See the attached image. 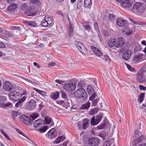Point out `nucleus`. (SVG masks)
I'll use <instances>...</instances> for the list:
<instances>
[{
	"instance_id": "44",
	"label": "nucleus",
	"mask_w": 146,
	"mask_h": 146,
	"mask_svg": "<svg viewBox=\"0 0 146 146\" xmlns=\"http://www.w3.org/2000/svg\"><path fill=\"white\" fill-rule=\"evenodd\" d=\"M39 116L38 114L36 113H33L31 114L30 116L33 119H34L37 117H38Z\"/></svg>"
},
{
	"instance_id": "49",
	"label": "nucleus",
	"mask_w": 146,
	"mask_h": 146,
	"mask_svg": "<svg viewBox=\"0 0 146 146\" xmlns=\"http://www.w3.org/2000/svg\"><path fill=\"white\" fill-rule=\"evenodd\" d=\"M19 114V112L17 111H12L11 113V115L15 117H16Z\"/></svg>"
},
{
	"instance_id": "47",
	"label": "nucleus",
	"mask_w": 146,
	"mask_h": 146,
	"mask_svg": "<svg viewBox=\"0 0 146 146\" xmlns=\"http://www.w3.org/2000/svg\"><path fill=\"white\" fill-rule=\"evenodd\" d=\"M126 66L128 69L131 71L133 72L134 71V68L133 67H132L130 65L126 64Z\"/></svg>"
},
{
	"instance_id": "2",
	"label": "nucleus",
	"mask_w": 146,
	"mask_h": 146,
	"mask_svg": "<svg viewBox=\"0 0 146 146\" xmlns=\"http://www.w3.org/2000/svg\"><path fill=\"white\" fill-rule=\"evenodd\" d=\"M136 76L137 80L140 83L146 82V64L139 71Z\"/></svg>"
},
{
	"instance_id": "48",
	"label": "nucleus",
	"mask_w": 146,
	"mask_h": 146,
	"mask_svg": "<svg viewBox=\"0 0 146 146\" xmlns=\"http://www.w3.org/2000/svg\"><path fill=\"white\" fill-rule=\"evenodd\" d=\"M106 125L105 123L101 124L97 126V128L98 129H103L104 128Z\"/></svg>"
},
{
	"instance_id": "57",
	"label": "nucleus",
	"mask_w": 146,
	"mask_h": 146,
	"mask_svg": "<svg viewBox=\"0 0 146 146\" xmlns=\"http://www.w3.org/2000/svg\"><path fill=\"white\" fill-rule=\"evenodd\" d=\"M55 82L59 84H62L64 82V81L62 80H61L58 79V80H55Z\"/></svg>"
},
{
	"instance_id": "45",
	"label": "nucleus",
	"mask_w": 146,
	"mask_h": 146,
	"mask_svg": "<svg viewBox=\"0 0 146 146\" xmlns=\"http://www.w3.org/2000/svg\"><path fill=\"white\" fill-rule=\"evenodd\" d=\"M27 24L32 27H36V24L34 22L32 21H28L27 22Z\"/></svg>"
},
{
	"instance_id": "16",
	"label": "nucleus",
	"mask_w": 146,
	"mask_h": 146,
	"mask_svg": "<svg viewBox=\"0 0 146 146\" xmlns=\"http://www.w3.org/2000/svg\"><path fill=\"white\" fill-rule=\"evenodd\" d=\"M115 47L119 48L122 47L125 43V40L122 37H119L116 40H115Z\"/></svg>"
},
{
	"instance_id": "37",
	"label": "nucleus",
	"mask_w": 146,
	"mask_h": 146,
	"mask_svg": "<svg viewBox=\"0 0 146 146\" xmlns=\"http://www.w3.org/2000/svg\"><path fill=\"white\" fill-rule=\"evenodd\" d=\"M94 90L90 85H88L87 88V91L89 94H92Z\"/></svg>"
},
{
	"instance_id": "50",
	"label": "nucleus",
	"mask_w": 146,
	"mask_h": 146,
	"mask_svg": "<svg viewBox=\"0 0 146 146\" xmlns=\"http://www.w3.org/2000/svg\"><path fill=\"white\" fill-rule=\"evenodd\" d=\"M30 2L34 4H38L40 3L39 0H30Z\"/></svg>"
},
{
	"instance_id": "46",
	"label": "nucleus",
	"mask_w": 146,
	"mask_h": 146,
	"mask_svg": "<svg viewBox=\"0 0 146 146\" xmlns=\"http://www.w3.org/2000/svg\"><path fill=\"white\" fill-rule=\"evenodd\" d=\"M98 109L97 108H94L92 110L90 111L89 114L91 115L97 113Z\"/></svg>"
},
{
	"instance_id": "20",
	"label": "nucleus",
	"mask_w": 146,
	"mask_h": 146,
	"mask_svg": "<svg viewBox=\"0 0 146 146\" xmlns=\"http://www.w3.org/2000/svg\"><path fill=\"white\" fill-rule=\"evenodd\" d=\"M132 51L130 50H128L125 51L122 56L123 59L125 60H129L131 57Z\"/></svg>"
},
{
	"instance_id": "4",
	"label": "nucleus",
	"mask_w": 146,
	"mask_h": 146,
	"mask_svg": "<svg viewBox=\"0 0 146 146\" xmlns=\"http://www.w3.org/2000/svg\"><path fill=\"white\" fill-rule=\"evenodd\" d=\"M76 83L74 80H72L64 84L63 88L68 92H72L75 89L76 87Z\"/></svg>"
},
{
	"instance_id": "21",
	"label": "nucleus",
	"mask_w": 146,
	"mask_h": 146,
	"mask_svg": "<svg viewBox=\"0 0 146 146\" xmlns=\"http://www.w3.org/2000/svg\"><path fill=\"white\" fill-rule=\"evenodd\" d=\"M102 118V117L100 115L97 116L95 117H92L91 120V124L93 125H97L100 121Z\"/></svg>"
},
{
	"instance_id": "36",
	"label": "nucleus",
	"mask_w": 146,
	"mask_h": 146,
	"mask_svg": "<svg viewBox=\"0 0 146 146\" xmlns=\"http://www.w3.org/2000/svg\"><path fill=\"white\" fill-rule=\"evenodd\" d=\"M52 119L51 118L48 117H46L45 118L44 121V123L45 124H50L51 122Z\"/></svg>"
},
{
	"instance_id": "15",
	"label": "nucleus",
	"mask_w": 146,
	"mask_h": 146,
	"mask_svg": "<svg viewBox=\"0 0 146 146\" xmlns=\"http://www.w3.org/2000/svg\"><path fill=\"white\" fill-rule=\"evenodd\" d=\"M88 143L91 146H98L99 144V141L97 138H92L88 140Z\"/></svg>"
},
{
	"instance_id": "11",
	"label": "nucleus",
	"mask_w": 146,
	"mask_h": 146,
	"mask_svg": "<svg viewBox=\"0 0 146 146\" xmlns=\"http://www.w3.org/2000/svg\"><path fill=\"white\" fill-rule=\"evenodd\" d=\"M19 119L20 121L27 125H30L32 123V120L31 118L24 115H21L19 117Z\"/></svg>"
},
{
	"instance_id": "63",
	"label": "nucleus",
	"mask_w": 146,
	"mask_h": 146,
	"mask_svg": "<svg viewBox=\"0 0 146 146\" xmlns=\"http://www.w3.org/2000/svg\"><path fill=\"white\" fill-rule=\"evenodd\" d=\"M83 83L82 82H78L77 86L79 88H81L83 86Z\"/></svg>"
},
{
	"instance_id": "13",
	"label": "nucleus",
	"mask_w": 146,
	"mask_h": 146,
	"mask_svg": "<svg viewBox=\"0 0 146 146\" xmlns=\"http://www.w3.org/2000/svg\"><path fill=\"white\" fill-rule=\"evenodd\" d=\"M146 59L145 55L142 54H139L135 56L134 60L136 63L139 62Z\"/></svg>"
},
{
	"instance_id": "22",
	"label": "nucleus",
	"mask_w": 146,
	"mask_h": 146,
	"mask_svg": "<svg viewBox=\"0 0 146 146\" xmlns=\"http://www.w3.org/2000/svg\"><path fill=\"white\" fill-rule=\"evenodd\" d=\"M43 125L42 120L39 119L35 121L33 123V126L36 128L39 129L42 127Z\"/></svg>"
},
{
	"instance_id": "29",
	"label": "nucleus",
	"mask_w": 146,
	"mask_h": 146,
	"mask_svg": "<svg viewBox=\"0 0 146 146\" xmlns=\"http://www.w3.org/2000/svg\"><path fill=\"white\" fill-rule=\"evenodd\" d=\"M65 138L64 136H60L58 137L54 141V144H58L63 141Z\"/></svg>"
},
{
	"instance_id": "52",
	"label": "nucleus",
	"mask_w": 146,
	"mask_h": 146,
	"mask_svg": "<svg viewBox=\"0 0 146 146\" xmlns=\"http://www.w3.org/2000/svg\"><path fill=\"white\" fill-rule=\"evenodd\" d=\"M141 132L139 130H137L135 131V136L137 138L139 136Z\"/></svg>"
},
{
	"instance_id": "34",
	"label": "nucleus",
	"mask_w": 146,
	"mask_h": 146,
	"mask_svg": "<svg viewBox=\"0 0 146 146\" xmlns=\"http://www.w3.org/2000/svg\"><path fill=\"white\" fill-rule=\"evenodd\" d=\"M33 89L43 96H46V92L40 90L35 88H33Z\"/></svg>"
},
{
	"instance_id": "55",
	"label": "nucleus",
	"mask_w": 146,
	"mask_h": 146,
	"mask_svg": "<svg viewBox=\"0 0 146 146\" xmlns=\"http://www.w3.org/2000/svg\"><path fill=\"white\" fill-rule=\"evenodd\" d=\"M11 28L14 30H19V27H17L15 25H12L11 26Z\"/></svg>"
},
{
	"instance_id": "41",
	"label": "nucleus",
	"mask_w": 146,
	"mask_h": 146,
	"mask_svg": "<svg viewBox=\"0 0 146 146\" xmlns=\"http://www.w3.org/2000/svg\"><path fill=\"white\" fill-rule=\"evenodd\" d=\"M116 16L113 14H110L108 16L109 19L112 22L114 21L115 19Z\"/></svg>"
},
{
	"instance_id": "59",
	"label": "nucleus",
	"mask_w": 146,
	"mask_h": 146,
	"mask_svg": "<svg viewBox=\"0 0 146 146\" xmlns=\"http://www.w3.org/2000/svg\"><path fill=\"white\" fill-rule=\"evenodd\" d=\"M139 88H140V90H146V87H145L142 85H140L139 86Z\"/></svg>"
},
{
	"instance_id": "17",
	"label": "nucleus",
	"mask_w": 146,
	"mask_h": 146,
	"mask_svg": "<svg viewBox=\"0 0 146 146\" xmlns=\"http://www.w3.org/2000/svg\"><path fill=\"white\" fill-rule=\"evenodd\" d=\"M127 21L121 17H119L117 19L116 23L117 26L120 27H123L127 23Z\"/></svg>"
},
{
	"instance_id": "9",
	"label": "nucleus",
	"mask_w": 146,
	"mask_h": 146,
	"mask_svg": "<svg viewBox=\"0 0 146 146\" xmlns=\"http://www.w3.org/2000/svg\"><path fill=\"white\" fill-rule=\"evenodd\" d=\"M75 44L77 48L82 54H87L88 52L87 49L83 43L78 42H76Z\"/></svg>"
},
{
	"instance_id": "14",
	"label": "nucleus",
	"mask_w": 146,
	"mask_h": 146,
	"mask_svg": "<svg viewBox=\"0 0 146 146\" xmlns=\"http://www.w3.org/2000/svg\"><path fill=\"white\" fill-rule=\"evenodd\" d=\"M3 88L6 91L9 92L13 89V87L10 82L6 81L3 84Z\"/></svg>"
},
{
	"instance_id": "10",
	"label": "nucleus",
	"mask_w": 146,
	"mask_h": 146,
	"mask_svg": "<svg viewBox=\"0 0 146 146\" xmlns=\"http://www.w3.org/2000/svg\"><path fill=\"white\" fill-rule=\"evenodd\" d=\"M7 98L5 96H1L0 97V107L5 108L10 106L11 103L8 102L6 103L7 101Z\"/></svg>"
},
{
	"instance_id": "25",
	"label": "nucleus",
	"mask_w": 146,
	"mask_h": 146,
	"mask_svg": "<svg viewBox=\"0 0 146 146\" xmlns=\"http://www.w3.org/2000/svg\"><path fill=\"white\" fill-rule=\"evenodd\" d=\"M146 138V137L143 135H142L139 136V137H138L137 138H136L135 139H134L133 142L135 144H136L142 141L144 139Z\"/></svg>"
},
{
	"instance_id": "33",
	"label": "nucleus",
	"mask_w": 146,
	"mask_h": 146,
	"mask_svg": "<svg viewBox=\"0 0 146 146\" xmlns=\"http://www.w3.org/2000/svg\"><path fill=\"white\" fill-rule=\"evenodd\" d=\"M89 121L87 119H85L84 120L82 123V129H86L88 125Z\"/></svg>"
},
{
	"instance_id": "56",
	"label": "nucleus",
	"mask_w": 146,
	"mask_h": 146,
	"mask_svg": "<svg viewBox=\"0 0 146 146\" xmlns=\"http://www.w3.org/2000/svg\"><path fill=\"white\" fill-rule=\"evenodd\" d=\"M2 31L1 33H2L3 34L6 36L7 34L8 31H7L6 30L4 29L3 28H1Z\"/></svg>"
},
{
	"instance_id": "24",
	"label": "nucleus",
	"mask_w": 146,
	"mask_h": 146,
	"mask_svg": "<svg viewBox=\"0 0 146 146\" xmlns=\"http://www.w3.org/2000/svg\"><path fill=\"white\" fill-rule=\"evenodd\" d=\"M17 8V5L16 4H13L9 6L7 8L8 11L10 12L14 11Z\"/></svg>"
},
{
	"instance_id": "42",
	"label": "nucleus",
	"mask_w": 146,
	"mask_h": 146,
	"mask_svg": "<svg viewBox=\"0 0 146 146\" xmlns=\"http://www.w3.org/2000/svg\"><path fill=\"white\" fill-rule=\"evenodd\" d=\"M56 103L64 107L66 106V102L65 101L62 100H60L56 101Z\"/></svg>"
},
{
	"instance_id": "6",
	"label": "nucleus",
	"mask_w": 146,
	"mask_h": 146,
	"mask_svg": "<svg viewBox=\"0 0 146 146\" xmlns=\"http://www.w3.org/2000/svg\"><path fill=\"white\" fill-rule=\"evenodd\" d=\"M74 95L76 98H82L84 100H86L88 98L87 95L85 90L82 88L76 90L74 92Z\"/></svg>"
},
{
	"instance_id": "39",
	"label": "nucleus",
	"mask_w": 146,
	"mask_h": 146,
	"mask_svg": "<svg viewBox=\"0 0 146 146\" xmlns=\"http://www.w3.org/2000/svg\"><path fill=\"white\" fill-rule=\"evenodd\" d=\"M144 97V94L143 93H141L139 96L138 99V101L139 102L141 103L143 100Z\"/></svg>"
},
{
	"instance_id": "64",
	"label": "nucleus",
	"mask_w": 146,
	"mask_h": 146,
	"mask_svg": "<svg viewBox=\"0 0 146 146\" xmlns=\"http://www.w3.org/2000/svg\"><path fill=\"white\" fill-rule=\"evenodd\" d=\"M33 65L38 68H40V65L36 62H34L33 63Z\"/></svg>"
},
{
	"instance_id": "28",
	"label": "nucleus",
	"mask_w": 146,
	"mask_h": 146,
	"mask_svg": "<svg viewBox=\"0 0 146 146\" xmlns=\"http://www.w3.org/2000/svg\"><path fill=\"white\" fill-rule=\"evenodd\" d=\"M73 26L70 23L69 26L67 29V32L69 36L70 37L72 34L73 31Z\"/></svg>"
},
{
	"instance_id": "58",
	"label": "nucleus",
	"mask_w": 146,
	"mask_h": 146,
	"mask_svg": "<svg viewBox=\"0 0 146 146\" xmlns=\"http://www.w3.org/2000/svg\"><path fill=\"white\" fill-rule=\"evenodd\" d=\"M98 101L99 100L97 99L94 100L92 102V105L93 106H96V105L97 103L98 102Z\"/></svg>"
},
{
	"instance_id": "19",
	"label": "nucleus",
	"mask_w": 146,
	"mask_h": 146,
	"mask_svg": "<svg viewBox=\"0 0 146 146\" xmlns=\"http://www.w3.org/2000/svg\"><path fill=\"white\" fill-rule=\"evenodd\" d=\"M50 139H53L56 135V129L52 128L49 130L46 135Z\"/></svg>"
},
{
	"instance_id": "43",
	"label": "nucleus",
	"mask_w": 146,
	"mask_h": 146,
	"mask_svg": "<svg viewBox=\"0 0 146 146\" xmlns=\"http://www.w3.org/2000/svg\"><path fill=\"white\" fill-rule=\"evenodd\" d=\"M141 49V47L140 44H137L135 46L134 49L135 51H140Z\"/></svg>"
},
{
	"instance_id": "8",
	"label": "nucleus",
	"mask_w": 146,
	"mask_h": 146,
	"mask_svg": "<svg viewBox=\"0 0 146 146\" xmlns=\"http://www.w3.org/2000/svg\"><path fill=\"white\" fill-rule=\"evenodd\" d=\"M53 22V17L50 15H47L44 19L41 22L42 25L43 27H46L48 25H50Z\"/></svg>"
},
{
	"instance_id": "61",
	"label": "nucleus",
	"mask_w": 146,
	"mask_h": 146,
	"mask_svg": "<svg viewBox=\"0 0 146 146\" xmlns=\"http://www.w3.org/2000/svg\"><path fill=\"white\" fill-rule=\"evenodd\" d=\"M62 93V96L63 98L66 99L67 98V95L66 93L64 92L61 91Z\"/></svg>"
},
{
	"instance_id": "30",
	"label": "nucleus",
	"mask_w": 146,
	"mask_h": 146,
	"mask_svg": "<svg viewBox=\"0 0 146 146\" xmlns=\"http://www.w3.org/2000/svg\"><path fill=\"white\" fill-rule=\"evenodd\" d=\"M84 7L88 8L91 7L92 4L91 0H84Z\"/></svg>"
},
{
	"instance_id": "18",
	"label": "nucleus",
	"mask_w": 146,
	"mask_h": 146,
	"mask_svg": "<svg viewBox=\"0 0 146 146\" xmlns=\"http://www.w3.org/2000/svg\"><path fill=\"white\" fill-rule=\"evenodd\" d=\"M36 106V102L33 100H31L29 101V102L27 103L26 107L30 110L34 109Z\"/></svg>"
},
{
	"instance_id": "5",
	"label": "nucleus",
	"mask_w": 146,
	"mask_h": 146,
	"mask_svg": "<svg viewBox=\"0 0 146 146\" xmlns=\"http://www.w3.org/2000/svg\"><path fill=\"white\" fill-rule=\"evenodd\" d=\"M28 6L25 3L22 4L21 6V9L25 12L27 14H28L29 16H32L36 14V12L35 11L34 6H31L28 9H27Z\"/></svg>"
},
{
	"instance_id": "38",
	"label": "nucleus",
	"mask_w": 146,
	"mask_h": 146,
	"mask_svg": "<svg viewBox=\"0 0 146 146\" xmlns=\"http://www.w3.org/2000/svg\"><path fill=\"white\" fill-rule=\"evenodd\" d=\"M39 129L37 131H38L40 133H43L48 129V127L47 126H46L42 128L40 127Z\"/></svg>"
},
{
	"instance_id": "54",
	"label": "nucleus",
	"mask_w": 146,
	"mask_h": 146,
	"mask_svg": "<svg viewBox=\"0 0 146 146\" xmlns=\"http://www.w3.org/2000/svg\"><path fill=\"white\" fill-rule=\"evenodd\" d=\"M92 95L90 97V100H92L94 99L96 97V94L95 93L93 92L92 93Z\"/></svg>"
},
{
	"instance_id": "27",
	"label": "nucleus",
	"mask_w": 146,
	"mask_h": 146,
	"mask_svg": "<svg viewBox=\"0 0 146 146\" xmlns=\"http://www.w3.org/2000/svg\"><path fill=\"white\" fill-rule=\"evenodd\" d=\"M99 136L102 138L104 140L109 137V134L104 131L100 132L99 134Z\"/></svg>"
},
{
	"instance_id": "60",
	"label": "nucleus",
	"mask_w": 146,
	"mask_h": 146,
	"mask_svg": "<svg viewBox=\"0 0 146 146\" xmlns=\"http://www.w3.org/2000/svg\"><path fill=\"white\" fill-rule=\"evenodd\" d=\"M110 141H106L103 145V146H110Z\"/></svg>"
},
{
	"instance_id": "35",
	"label": "nucleus",
	"mask_w": 146,
	"mask_h": 146,
	"mask_svg": "<svg viewBox=\"0 0 146 146\" xmlns=\"http://www.w3.org/2000/svg\"><path fill=\"white\" fill-rule=\"evenodd\" d=\"M90 103L89 102H87L84 104L82 105L81 108L82 109H87L90 107Z\"/></svg>"
},
{
	"instance_id": "32",
	"label": "nucleus",
	"mask_w": 146,
	"mask_h": 146,
	"mask_svg": "<svg viewBox=\"0 0 146 146\" xmlns=\"http://www.w3.org/2000/svg\"><path fill=\"white\" fill-rule=\"evenodd\" d=\"M108 44L109 46L110 47H112L114 46H115V39H111L108 40Z\"/></svg>"
},
{
	"instance_id": "51",
	"label": "nucleus",
	"mask_w": 146,
	"mask_h": 146,
	"mask_svg": "<svg viewBox=\"0 0 146 146\" xmlns=\"http://www.w3.org/2000/svg\"><path fill=\"white\" fill-rule=\"evenodd\" d=\"M22 103L19 100L15 104V106L17 108H19L21 107L22 104Z\"/></svg>"
},
{
	"instance_id": "7",
	"label": "nucleus",
	"mask_w": 146,
	"mask_h": 146,
	"mask_svg": "<svg viewBox=\"0 0 146 146\" xmlns=\"http://www.w3.org/2000/svg\"><path fill=\"white\" fill-rule=\"evenodd\" d=\"M141 3H136L133 6L134 10L136 11L137 15H141L144 11V9Z\"/></svg>"
},
{
	"instance_id": "53",
	"label": "nucleus",
	"mask_w": 146,
	"mask_h": 146,
	"mask_svg": "<svg viewBox=\"0 0 146 146\" xmlns=\"http://www.w3.org/2000/svg\"><path fill=\"white\" fill-rule=\"evenodd\" d=\"M27 93L28 94V95H25V96H23L21 99L20 98V99L19 100L22 103L25 101L26 98H27V97H26V96H28L29 95V93Z\"/></svg>"
},
{
	"instance_id": "1",
	"label": "nucleus",
	"mask_w": 146,
	"mask_h": 146,
	"mask_svg": "<svg viewBox=\"0 0 146 146\" xmlns=\"http://www.w3.org/2000/svg\"><path fill=\"white\" fill-rule=\"evenodd\" d=\"M91 49L96 56L100 60H103L108 62L110 61V58L109 56L104 55L98 48L92 46Z\"/></svg>"
},
{
	"instance_id": "31",
	"label": "nucleus",
	"mask_w": 146,
	"mask_h": 146,
	"mask_svg": "<svg viewBox=\"0 0 146 146\" xmlns=\"http://www.w3.org/2000/svg\"><path fill=\"white\" fill-rule=\"evenodd\" d=\"M94 29L98 33V37L100 38V40L101 38V36L100 34L99 31V28L98 24L97 22H96L94 23Z\"/></svg>"
},
{
	"instance_id": "40",
	"label": "nucleus",
	"mask_w": 146,
	"mask_h": 146,
	"mask_svg": "<svg viewBox=\"0 0 146 146\" xmlns=\"http://www.w3.org/2000/svg\"><path fill=\"white\" fill-rule=\"evenodd\" d=\"M83 26L85 30L88 32L91 31V28L88 24H84Z\"/></svg>"
},
{
	"instance_id": "3",
	"label": "nucleus",
	"mask_w": 146,
	"mask_h": 146,
	"mask_svg": "<svg viewBox=\"0 0 146 146\" xmlns=\"http://www.w3.org/2000/svg\"><path fill=\"white\" fill-rule=\"evenodd\" d=\"M24 95H28V94L25 90L23 91L22 94L16 91H13L9 93L8 96L10 100L17 101L20 99V98Z\"/></svg>"
},
{
	"instance_id": "26",
	"label": "nucleus",
	"mask_w": 146,
	"mask_h": 146,
	"mask_svg": "<svg viewBox=\"0 0 146 146\" xmlns=\"http://www.w3.org/2000/svg\"><path fill=\"white\" fill-rule=\"evenodd\" d=\"M124 31L125 32L126 35L127 36H129L131 34L132 32V30L129 28L127 26H125L124 28Z\"/></svg>"
},
{
	"instance_id": "62",
	"label": "nucleus",
	"mask_w": 146,
	"mask_h": 146,
	"mask_svg": "<svg viewBox=\"0 0 146 146\" xmlns=\"http://www.w3.org/2000/svg\"><path fill=\"white\" fill-rule=\"evenodd\" d=\"M23 78V80H26V81L27 82H30L32 84H33L34 83V82L29 79H27L25 78H23V77H22Z\"/></svg>"
},
{
	"instance_id": "12",
	"label": "nucleus",
	"mask_w": 146,
	"mask_h": 146,
	"mask_svg": "<svg viewBox=\"0 0 146 146\" xmlns=\"http://www.w3.org/2000/svg\"><path fill=\"white\" fill-rule=\"evenodd\" d=\"M132 5V2L129 0H125L122 2L121 4V6L127 10H129Z\"/></svg>"
},
{
	"instance_id": "23",
	"label": "nucleus",
	"mask_w": 146,
	"mask_h": 146,
	"mask_svg": "<svg viewBox=\"0 0 146 146\" xmlns=\"http://www.w3.org/2000/svg\"><path fill=\"white\" fill-rule=\"evenodd\" d=\"M60 95V93L58 91H56L52 93L50 95V98L53 100L57 99Z\"/></svg>"
}]
</instances>
